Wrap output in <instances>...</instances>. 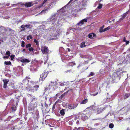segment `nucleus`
Returning <instances> with one entry per match:
<instances>
[{"label": "nucleus", "instance_id": "obj_30", "mask_svg": "<svg viewBox=\"0 0 130 130\" xmlns=\"http://www.w3.org/2000/svg\"><path fill=\"white\" fill-rule=\"evenodd\" d=\"M114 124L112 123H111L109 124V127L111 128H112L113 127Z\"/></svg>", "mask_w": 130, "mask_h": 130}, {"label": "nucleus", "instance_id": "obj_23", "mask_svg": "<svg viewBox=\"0 0 130 130\" xmlns=\"http://www.w3.org/2000/svg\"><path fill=\"white\" fill-rule=\"evenodd\" d=\"M57 102H58V101H56L55 103L53 105L52 107V111H54V109H55V106H56V104H57Z\"/></svg>", "mask_w": 130, "mask_h": 130}, {"label": "nucleus", "instance_id": "obj_46", "mask_svg": "<svg viewBox=\"0 0 130 130\" xmlns=\"http://www.w3.org/2000/svg\"><path fill=\"white\" fill-rule=\"evenodd\" d=\"M98 94V92H97V93H96V94H91V95H93V96H95V95H96Z\"/></svg>", "mask_w": 130, "mask_h": 130}, {"label": "nucleus", "instance_id": "obj_42", "mask_svg": "<svg viewBox=\"0 0 130 130\" xmlns=\"http://www.w3.org/2000/svg\"><path fill=\"white\" fill-rule=\"evenodd\" d=\"M125 42H126V45L128 44L129 43V41L126 40Z\"/></svg>", "mask_w": 130, "mask_h": 130}, {"label": "nucleus", "instance_id": "obj_28", "mask_svg": "<svg viewBox=\"0 0 130 130\" xmlns=\"http://www.w3.org/2000/svg\"><path fill=\"white\" fill-rule=\"evenodd\" d=\"M31 46V44L29 43L26 45V47L27 48H28L29 47H30Z\"/></svg>", "mask_w": 130, "mask_h": 130}, {"label": "nucleus", "instance_id": "obj_58", "mask_svg": "<svg viewBox=\"0 0 130 130\" xmlns=\"http://www.w3.org/2000/svg\"><path fill=\"white\" fill-rule=\"evenodd\" d=\"M56 81L55 82H53V84L54 85H55V84H56Z\"/></svg>", "mask_w": 130, "mask_h": 130}, {"label": "nucleus", "instance_id": "obj_14", "mask_svg": "<svg viewBox=\"0 0 130 130\" xmlns=\"http://www.w3.org/2000/svg\"><path fill=\"white\" fill-rule=\"evenodd\" d=\"M33 5L31 2H27L25 3V6L26 7H30Z\"/></svg>", "mask_w": 130, "mask_h": 130}, {"label": "nucleus", "instance_id": "obj_40", "mask_svg": "<svg viewBox=\"0 0 130 130\" xmlns=\"http://www.w3.org/2000/svg\"><path fill=\"white\" fill-rule=\"evenodd\" d=\"M94 75V73H93V72H90V74L89 75V76H92L93 75Z\"/></svg>", "mask_w": 130, "mask_h": 130}, {"label": "nucleus", "instance_id": "obj_21", "mask_svg": "<svg viewBox=\"0 0 130 130\" xmlns=\"http://www.w3.org/2000/svg\"><path fill=\"white\" fill-rule=\"evenodd\" d=\"M25 27H27V28H28L29 29H31L32 27V26L30 24H28V25H25Z\"/></svg>", "mask_w": 130, "mask_h": 130}, {"label": "nucleus", "instance_id": "obj_39", "mask_svg": "<svg viewBox=\"0 0 130 130\" xmlns=\"http://www.w3.org/2000/svg\"><path fill=\"white\" fill-rule=\"evenodd\" d=\"M103 27H101L100 28V32H101V31H103L104 30L103 29Z\"/></svg>", "mask_w": 130, "mask_h": 130}, {"label": "nucleus", "instance_id": "obj_16", "mask_svg": "<svg viewBox=\"0 0 130 130\" xmlns=\"http://www.w3.org/2000/svg\"><path fill=\"white\" fill-rule=\"evenodd\" d=\"M129 11V10L127 11L125 13H124L122 15V18H120V20H123L127 15V14H128V12Z\"/></svg>", "mask_w": 130, "mask_h": 130}, {"label": "nucleus", "instance_id": "obj_35", "mask_svg": "<svg viewBox=\"0 0 130 130\" xmlns=\"http://www.w3.org/2000/svg\"><path fill=\"white\" fill-rule=\"evenodd\" d=\"M10 53L9 51H8L6 53V54L8 56H10Z\"/></svg>", "mask_w": 130, "mask_h": 130}, {"label": "nucleus", "instance_id": "obj_44", "mask_svg": "<svg viewBox=\"0 0 130 130\" xmlns=\"http://www.w3.org/2000/svg\"><path fill=\"white\" fill-rule=\"evenodd\" d=\"M85 2V1H84V0H83V1H82V3H83V2L85 3H84V4H83V6H85V5H86V2Z\"/></svg>", "mask_w": 130, "mask_h": 130}, {"label": "nucleus", "instance_id": "obj_38", "mask_svg": "<svg viewBox=\"0 0 130 130\" xmlns=\"http://www.w3.org/2000/svg\"><path fill=\"white\" fill-rule=\"evenodd\" d=\"M28 50L30 52L33 51H34V49L32 47H30L28 49Z\"/></svg>", "mask_w": 130, "mask_h": 130}, {"label": "nucleus", "instance_id": "obj_22", "mask_svg": "<svg viewBox=\"0 0 130 130\" xmlns=\"http://www.w3.org/2000/svg\"><path fill=\"white\" fill-rule=\"evenodd\" d=\"M86 46V45H85V43L84 42H83L80 44V47L81 48L84 47Z\"/></svg>", "mask_w": 130, "mask_h": 130}, {"label": "nucleus", "instance_id": "obj_9", "mask_svg": "<svg viewBox=\"0 0 130 130\" xmlns=\"http://www.w3.org/2000/svg\"><path fill=\"white\" fill-rule=\"evenodd\" d=\"M21 58H19L18 59L22 63H28L30 62V60L26 58H24L21 60Z\"/></svg>", "mask_w": 130, "mask_h": 130}, {"label": "nucleus", "instance_id": "obj_53", "mask_svg": "<svg viewBox=\"0 0 130 130\" xmlns=\"http://www.w3.org/2000/svg\"><path fill=\"white\" fill-rule=\"evenodd\" d=\"M64 84L63 83H61L60 84V85L61 86H64Z\"/></svg>", "mask_w": 130, "mask_h": 130}, {"label": "nucleus", "instance_id": "obj_47", "mask_svg": "<svg viewBox=\"0 0 130 130\" xmlns=\"http://www.w3.org/2000/svg\"><path fill=\"white\" fill-rule=\"evenodd\" d=\"M126 41L125 37H124L123 40V42H125Z\"/></svg>", "mask_w": 130, "mask_h": 130}, {"label": "nucleus", "instance_id": "obj_26", "mask_svg": "<svg viewBox=\"0 0 130 130\" xmlns=\"http://www.w3.org/2000/svg\"><path fill=\"white\" fill-rule=\"evenodd\" d=\"M102 5L101 4H99V5L98 6L97 9H100L102 7Z\"/></svg>", "mask_w": 130, "mask_h": 130}, {"label": "nucleus", "instance_id": "obj_24", "mask_svg": "<svg viewBox=\"0 0 130 130\" xmlns=\"http://www.w3.org/2000/svg\"><path fill=\"white\" fill-rule=\"evenodd\" d=\"M88 102V100L86 99L83 100L81 103L82 104H85Z\"/></svg>", "mask_w": 130, "mask_h": 130}, {"label": "nucleus", "instance_id": "obj_34", "mask_svg": "<svg viewBox=\"0 0 130 130\" xmlns=\"http://www.w3.org/2000/svg\"><path fill=\"white\" fill-rule=\"evenodd\" d=\"M25 25L24 26V25H22L21 26V28L22 29H23L22 30L23 31H24L25 30Z\"/></svg>", "mask_w": 130, "mask_h": 130}, {"label": "nucleus", "instance_id": "obj_33", "mask_svg": "<svg viewBox=\"0 0 130 130\" xmlns=\"http://www.w3.org/2000/svg\"><path fill=\"white\" fill-rule=\"evenodd\" d=\"M93 105H92L87 108L86 109H90L91 110H93Z\"/></svg>", "mask_w": 130, "mask_h": 130}, {"label": "nucleus", "instance_id": "obj_61", "mask_svg": "<svg viewBox=\"0 0 130 130\" xmlns=\"http://www.w3.org/2000/svg\"><path fill=\"white\" fill-rule=\"evenodd\" d=\"M69 90L67 92H66L65 93H65V95L67 93L69 92Z\"/></svg>", "mask_w": 130, "mask_h": 130}, {"label": "nucleus", "instance_id": "obj_25", "mask_svg": "<svg viewBox=\"0 0 130 130\" xmlns=\"http://www.w3.org/2000/svg\"><path fill=\"white\" fill-rule=\"evenodd\" d=\"M4 64L6 65H10L11 64V63L10 61H5L4 62Z\"/></svg>", "mask_w": 130, "mask_h": 130}, {"label": "nucleus", "instance_id": "obj_36", "mask_svg": "<svg viewBox=\"0 0 130 130\" xmlns=\"http://www.w3.org/2000/svg\"><path fill=\"white\" fill-rule=\"evenodd\" d=\"M65 95V93H63L61 94L59 97L60 99H62Z\"/></svg>", "mask_w": 130, "mask_h": 130}, {"label": "nucleus", "instance_id": "obj_10", "mask_svg": "<svg viewBox=\"0 0 130 130\" xmlns=\"http://www.w3.org/2000/svg\"><path fill=\"white\" fill-rule=\"evenodd\" d=\"M3 81L4 82L3 88L4 89H6L7 88V85L9 82V80L5 79L3 80Z\"/></svg>", "mask_w": 130, "mask_h": 130}, {"label": "nucleus", "instance_id": "obj_60", "mask_svg": "<svg viewBox=\"0 0 130 130\" xmlns=\"http://www.w3.org/2000/svg\"><path fill=\"white\" fill-rule=\"evenodd\" d=\"M77 119V117H75L74 118V120H76Z\"/></svg>", "mask_w": 130, "mask_h": 130}, {"label": "nucleus", "instance_id": "obj_11", "mask_svg": "<svg viewBox=\"0 0 130 130\" xmlns=\"http://www.w3.org/2000/svg\"><path fill=\"white\" fill-rule=\"evenodd\" d=\"M18 105V103L16 102V105H13L11 107L12 112H15L17 109V106Z\"/></svg>", "mask_w": 130, "mask_h": 130}, {"label": "nucleus", "instance_id": "obj_52", "mask_svg": "<svg viewBox=\"0 0 130 130\" xmlns=\"http://www.w3.org/2000/svg\"><path fill=\"white\" fill-rule=\"evenodd\" d=\"M60 94V93H57L56 95V96H59Z\"/></svg>", "mask_w": 130, "mask_h": 130}, {"label": "nucleus", "instance_id": "obj_54", "mask_svg": "<svg viewBox=\"0 0 130 130\" xmlns=\"http://www.w3.org/2000/svg\"><path fill=\"white\" fill-rule=\"evenodd\" d=\"M4 41L3 40H2L1 39H0V44H1Z\"/></svg>", "mask_w": 130, "mask_h": 130}, {"label": "nucleus", "instance_id": "obj_48", "mask_svg": "<svg viewBox=\"0 0 130 130\" xmlns=\"http://www.w3.org/2000/svg\"><path fill=\"white\" fill-rule=\"evenodd\" d=\"M25 79H26V80H28V79H30V78L29 77H27L26 76V77L25 78Z\"/></svg>", "mask_w": 130, "mask_h": 130}, {"label": "nucleus", "instance_id": "obj_45", "mask_svg": "<svg viewBox=\"0 0 130 130\" xmlns=\"http://www.w3.org/2000/svg\"><path fill=\"white\" fill-rule=\"evenodd\" d=\"M8 56H4V57H3V58H7V59L8 58Z\"/></svg>", "mask_w": 130, "mask_h": 130}, {"label": "nucleus", "instance_id": "obj_31", "mask_svg": "<svg viewBox=\"0 0 130 130\" xmlns=\"http://www.w3.org/2000/svg\"><path fill=\"white\" fill-rule=\"evenodd\" d=\"M25 42L23 41H22V43H21V46L22 47H24L25 46Z\"/></svg>", "mask_w": 130, "mask_h": 130}, {"label": "nucleus", "instance_id": "obj_37", "mask_svg": "<svg viewBox=\"0 0 130 130\" xmlns=\"http://www.w3.org/2000/svg\"><path fill=\"white\" fill-rule=\"evenodd\" d=\"M34 42L36 43V44L37 45H38L39 44L38 42L36 39H35L34 40Z\"/></svg>", "mask_w": 130, "mask_h": 130}, {"label": "nucleus", "instance_id": "obj_57", "mask_svg": "<svg viewBox=\"0 0 130 130\" xmlns=\"http://www.w3.org/2000/svg\"><path fill=\"white\" fill-rule=\"evenodd\" d=\"M25 50H26L24 48V49H23V50L21 51V52H24L25 51Z\"/></svg>", "mask_w": 130, "mask_h": 130}, {"label": "nucleus", "instance_id": "obj_63", "mask_svg": "<svg viewBox=\"0 0 130 130\" xmlns=\"http://www.w3.org/2000/svg\"><path fill=\"white\" fill-rule=\"evenodd\" d=\"M68 50L69 51V52H70V49H69V48H68Z\"/></svg>", "mask_w": 130, "mask_h": 130}, {"label": "nucleus", "instance_id": "obj_4", "mask_svg": "<svg viewBox=\"0 0 130 130\" xmlns=\"http://www.w3.org/2000/svg\"><path fill=\"white\" fill-rule=\"evenodd\" d=\"M41 51L43 54H47L50 51L48 47L44 46L41 48Z\"/></svg>", "mask_w": 130, "mask_h": 130}, {"label": "nucleus", "instance_id": "obj_32", "mask_svg": "<svg viewBox=\"0 0 130 130\" xmlns=\"http://www.w3.org/2000/svg\"><path fill=\"white\" fill-rule=\"evenodd\" d=\"M15 57V56L14 55H11L10 56L11 60H13Z\"/></svg>", "mask_w": 130, "mask_h": 130}, {"label": "nucleus", "instance_id": "obj_55", "mask_svg": "<svg viewBox=\"0 0 130 130\" xmlns=\"http://www.w3.org/2000/svg\"><path fill=\"white\" fill-rule=\"evenodd\" d=\"M35 100H36L35 98L34 97L33 98V99H32V100H31V102H32L33 101H35Z\"/></svg>", "mask_w": 130, "mask_h": 130}, {"label": "nucleus", "instance_id": "obj_51", "mask_svg": "<svg viewBox=\"0 0 130 130\" xmlns=\"http://www.w3.org/2000/svg\"><path fill=\"white\" fill-rule=\"evenodd\" d=\"M71 57H70L69 56V57H68V59H67L68 60H70L71 59Z\"/></svg>", "mask_w": 130, "mask_h": 130}, {"label": "nucleus", "instance_id": "obj_18", "mask_svg": "<svg viewBox=\"0 0 130 130\" xmlns=\"http://www.w3.org/2000/svg\"><path fill=\"white\" fill-rule=\"evenodd\" d=\"M65 111L64 109H62L60 111V115L62 116H64L65 114Z\"/></svg>", "mask_w": 130, "mask_h": 130}, {"label": "nucleus", "instance_id": "obj_64", "mask_svg": "<svg viewBox=\"0 0 130 130\" xmlns=\"http://www.w3.org/2000/svg\"><path fill=\"white\" fill-rule=\"evenodd\" d=\"M7 30L6 29V28H5V29H4V31H6Z\"/></svg>", "mask_w": 130, "mask_h": 130}, {"label": "nucleus", "instance_id": "obj_43", "mask_svg": "<svg viewBox=\"0 0 130 130\" xmlns=\"http://www.w3.org/2000/svg\"><path fill=\"white\" fill-rule=\"evenodd\" d=\"M69 124L70 125H72L73 124V122L71 121H70L69 122Z\"/></svg>", "mask_w": 130, "mask_h": 130}, {"label": "nucleus", "instance_id": "obj_62", "mask_svg": "<svg viewBox=\"0 0 130 130\" xmlns=\"http://www.w3.org/2000/svg\"><path fill=\"white\" fill-rule=\"evenodd\" d=\"M75 129H76V130H79V129H78V128H77L76 127H75Z\"/></svg>", "mask_w": 130, "mask_h": 130}, {"label": "nucleus", "instance_id": "obj_27", "mask_svg": "<svg viewBox=\"0 0 130 130\" xmlns=\"http://www.w3.org/2000/svg\"><path fill=\"white\" fill-rule=\"evenodd\" d=\"M110 26H108L107 27L105 28L103 30V31H101V32H103L105 31H106L107 30L110 29Z\"/></svg>", "mask_w": 130, "mask_h": 130}, {"label": "nucleus", "instance_id": "obj_12", "mask_svg": "<svg viewBox=\"0 0 130 130\" xmlns=\"http://www.w3.org/2000/svg\"><path fill=\"white\" fill-rule=\"evenodd\" d=\"M87 19H84L81 20L80 21L78 24H77V25H80V24H81L82 25H83L84 23V22H87Z\"/></svg>", "mask_w": 130, "mask_h": 130}, {"label": "nucleus", "instance_id": "obj_56", "mask_svg": "<svg viewBox=\"0 0 130 130\" xmlns=\"http://www.w3.org/2000/svg\"><path fill=\"white\" fill-rule=\"evenodd\" d=\"M76 123L77 124V125L79 124V121H78V120L77 121Z\"/></svg>", "mask_w": 130, "mask_h": 130}, {"label": "nucleus", "instance_id": "obj_17", "mask_svg": "<svg viewBox=\"0 0 130 130\" xmlns=\"http://www.w3.org/2000/svg\"><path fill=\"white\" fill-rule=\"evenodd\" d=\"M8 28L9 29V31L10 32V35L11 36L13 35L14 34V32H15V31L9 28Z\"/></svg>", "mask_w": 130, "mask_h": 130}, {"label": "nucleus", "instance_id": "obj_59", "mask_svg": "<svg viewBox=\"0 0 130 130\" xmlns=\"http://www.w3.org/2000/svg\"><path fill=\"white\" fill-rule=\"evenodd\" d=\"M63 91H64L63 90L62 91H60L59 93H60V94H61L63 92Z\"/></svg>", "mask_w": 130, "mask_h": 130}, {"label": "nucleus", "instance_id": "obj_29", "mask_svg": "<svg viewBox=\"0 0 130 130\" xmlns=\"http://www.w3.org/2000/svg\"><path fill=\"white\" fill-rule=\"evenodd\" d=\"M32 37L30 35L28 36L27 38V40H29L30 39H32Z\"/></svg>", "mask_w": 130, "mask_h": 130}, {"label": "nucleus", "instance_id": "obj_50", "mask_svg": "<svg viewBox=\"0 0 130 130\" xmlns=\"http://www.w3.org/2000/svg\"><path fill=\"white\" fill-rule=\"evenodd\" d=\"M47 9H45V10H43L42 11H41V12H45V11H47Z\"/></svg>", "mask_w": 130, "mask_h": 130}, {"label": "nucleus", "instance_id": "obj_7", "mask_svg": "<svg viewBox=\"0 0 130 130\" xmlns=\"http://www.w3.org/2000/svg\"><path fill=\"white\" fill-rule=\"evenodd\" d=\"M78 104H69L67 105V107L70 109H74L78 106Z\"/></svg>", "mask_w": 130, "mask_h": 130}, {"label": "nucleus", "instance_id": "obj_6", "mask_svg": "<svg viewBox=\"0 0 130 130\" xmlns=\"http://www.w3.org/2000/svg\"><path fill=\"white\" fill-rule=\"evenodd\" d=\"M37 107V103L35 102L34 104L31 103L28 106V110L29 111H32Z\"/></svg>", "mask_w": 130, "mask_h": 130}, {"label": "nucleus", "instance_id": "obj_1", "mask_svg": "<svg viewBox=\"0 0 130 130\" xmlns=\"http://www.w3.org/2000/svg\"><path fill=\"white\" fill-rule=\"evenodd\" d=\"M126 63H124L123 61L117 64L116 71L118 72L120 74L124 72H126Z\"/></svg>", "mask_w": 130, "mask_h": 130}, {"label": "nucleus", "instance_id": "obj_19", "mask_svg": "<svg viewBox=\"0 0 130 130\" xmlns=\"http://www.w3.org/2000/svg\"><path fill=\"white\" fill-rule=\"evenodd\" d=\"M75 63L73 62H70L68 63L67 65L69 66L73 67L75 65Z\"/></svg>", "mask_w": 130, "mask_h": 130}, {"label": "nucleus", "instance_id": "obj_15", "mask_svg": "<svg viewBox=\"0 0 130 130\" xmlns=\"http://www.w3.org/2000/svg\"><path fill=\"white\" fill-rule=\"evenodd\" d=\"M29 81V80H26V79H25L22 81V85H27L28 84Z\"/></svg>", "mask_w": 130, "mask_h": 130}, {"label": "nucleus", "instance_id": "obj_3", "mask_svg": "<svg viewBox=\"0 0 130 130\" xmlns=\"http://www.w3.org/2000/svg\"><path fill=\"white\" fill-rule=\"evenodd\" d=\"M39 86L38 85H36L33 87H28L26 88V89L31 92H34V91H37L38 90Z\"/></svg>", "mask_w": 130, "mask_h": 130}, {"label": "nucleus", "instance_id": "obj_8", "mask_svg": "<svg viewBox=\"0 0 130 130\" xmlns=\"http://www.w3.org/2000/svg\"><path fill=\"white\" fill-rule=\"evenodd\" d=\"M106 109V108L104 107L103 108L100 107L98 108L96 110V112L97 114H98L101 113L103 111L105 110Z\"/></svg>", "mask_w": 130, "mask_h": 130}, {"label": "nucleus", "instance_id": "obj_20", "mask_svg": "<svg viewBox=\"0 0 130 130\" xmlns=\"http://www.w3.org/2000/svg\"><path fill=\"white\" fill-rule=\"evenodd\" d=\"M130 96V94L129 93H126L124 95V99L128 98Z\"/></svg>", "mask_w": 130, "mask_h": 130}, {"label": "nucleus", "instance_id": "obj_49", "mask_svg": "<svg viewBox=\"0 0 130 130\" xmlns=\"http://www.w3.org/2000/svg\"><path fill=\"white\" fill-rule=\"evenodd\" d=\"M78 129H79V130L81 129V130H83V127H79L78 128Z\"/></svg>", "mask_w": 130, "mask_h": 130}, {"label": "nucleus", "instance_id": "obj_13", "mask_svg": "<svg viewBox=\"0 0 130 130\" xmlns=\"http://www.w3.org/2000/svg\"><path fill=\"white\" fill-rule=\"evenodd\" d=\"M96 36V35L93 32L89 34L88 35V37L90 38H94V37Z\"/></svg>", "mask_w": 130, "mask_h": 130}, {"label": "nucleus", "instance_id": "obj_2", "mask_svg": "<svg viewBox=\"0 0 130 130\" xmlns=\"http://www.w3.org/2000/svg\"><path fill=\"white\" fill-rule=\"evenodd\" d=\"M121 74L118 72L116 71L113 74L112 76V83L117 82L120 79Z\"/></svg>", "mask_w": 130, "mask_h": 130}, {"label": "nucleus", "instance_id": "obj_5", "mask_svg": "<svg viewBox=\"0 0 130 130\" xmlns=\"http://www.w3.org/2000/svg\"><path fill=\"white\" fill-rule=\"evenodd\" d=\"M48 74V72H46V71H44L43 73H42L41 75L40 78L39 80H44L45 78L47 76Z\"/></svg>", "mask_w": 130, "mask_h": 130}, {"label": "nucleus", "instance_id": "obj_41", "mask_svg": "<svg viewBox=\"0 0 130 130\" xmlns=\"http://www.w3.org/2000/svg\"><path fill=\"white\" fill-rule=\"evenodd\" d=\"M110 98V97H109V98H107L106 99V101L107 102H109L110 100L109 99Z\"/></svg>", "mask_w": 130, "mask_h": 130}]
</instances>
